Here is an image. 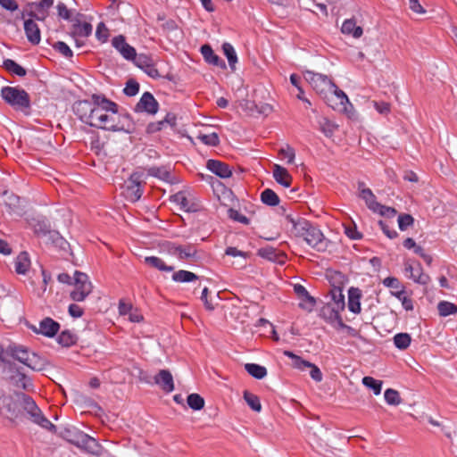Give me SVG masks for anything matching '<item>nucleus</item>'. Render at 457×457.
I'll return each mask as SVG.
<instances>
[{"label": "nucleus", "mask_w": 457, "mask_h": 457, "mask_svg": "<svg viewBox=\"0 0 457 457\" xmlns=\"http://www.w3.org/2000/svg\"><path fill=\"white\" fill-rule=\"evenodd\" d=\"M285 218L292 225L295 236L303 237L311 247L319 252H324L327 249L328 241L323 233L309 220L292 213L287 214Z\"/></svg>", "instance_id": "1"}, {"label": "nucleus", "mask_w": 457, "mask_h": 457, "mask_svg": "<svg viewBox=\"0 0 457 457\" xmlns=\"http://www.w3.org/2000/svg\"><path fill=\"white\" fill-rule=\"evenodd\" d=\"M1 96L16 111H25L30 108L29 95L22 88L16 87H4L1 90Z\"/></svg>", "instance_id": "2"}, {"label": "nucleus", "mask_w": 457, "mask_h": 457, "mask_svg": "<svg viewBox=\"0 0 457 457\" xmlns=\"http://www.w3.org/2000/svg\"><path fill=\"white\" fill-rule=\"evenodd\" d=\"M20 401L14 395H5L0 391V415L10 421H15L21 415Z\"/></svg>", "instance_id": "3"}, {"label": "nucleus", "mask_w": 457, "mask_h": 457, "mask_svg": "<svg viewBox=\"0 0 457 457\" xmlns=\"http://www.w3.org/2000/svg\"><path fill=\"white\" fill-rule=\"evenodd\" d=\"M143 173L135 171L133 172L124 186V195L128 201L131 203L137 202L143 195Z\"/></svg>", "instance_id": "4"}, {"label": "nucleus", "mask_w": 457, "mask_h": 457, "mask_svg": "<svg viewBox=\"0 0 457 457\" xmlns=\"http://www.w3.org/2000/svg\"><path fill=\"white\" fill-rule=\"evenodd\" d=\"M74 289L71 292L70 296L75 302H82L92 292V284L88 280L87 274L75 271L74 273Z\"/></svg>", "instance_id": "5"}, {"label": "nucleus", "mask_w": 457, "mask_h": 457, "mask_svg": "<svg viewBox=\"0 0 457 457\" xmlns=\"http://www.w3.org/2000/svg\"><path fill=\"white\" fill-rule=\"evenodd\" d=\"M304 78L320 95H326L334 87V82L327 75L321 73L308 71L304 73Z\"/></svg>", "instance_id": "6"}, {"label": "nucleus", "mask_w": 457, "mask_h": 457, "mask_svg": "<svg viewBox=\"0 0 457 457\" xmlns=\"http://www.w3.org/2000/svg\"><path fill=\"white\" fill-rule=\"evenodd\" d=\"M27 16L26 11H22L17 19L24 21V31L28 41L33 46H37L41 41L40 29L36 21L29 17L26 18Z\"/></svg>", "instance_id": "7"}, {"label": "nucleus", "mask_w": 457, "mask_h": 457, "mask_svg": "<svg viewBox=\"0 0 457 457\" xmlns=\"http://www.w3.org/2000/svg\"><path fill=\"white\" fill-rule=\"evenodd\" d=\"M60 327L59 322L46 317L39 321L38 327L31 325L29 328L36 334H40L46 337H54L58 333Z\"/></svg>", "instance_id": "8"}, {"label": "nucleus", "mask_w": 457, "mask_h": 457, "mask_svg": "<svg viewBox=\"0 0 457 457\" xmlns=\"http://www.w3.org/2000/svg\"><path fill=\"white\" fill-rule=\"evenodd\" d=\"M159 104L150 92H145L134 107L136 112H146L155 114L158 112Z\"/></svg>", "instance_id": "9"}, {"label": "nucleus", "mask_w": 457, "mask_h": 457, "mask_svg": "<svg viewBox=\"0 0 457 457\" xmlns=\"http://www.w3.org/2000/svg\"><path fill=\"white\" fill-rule=\"evenodd\" d=\"M112 46L127 61H132L136 57V49L126 42L123 35H119L112 39Z\"/></svg>", "instance_id": "10"}, {"label": "nucleus", "mask_w": 457, "mask_h": 457, "mask_svg": "<svg viewBox=\"0 0 457 457\" xmlns=\"http://www.w3.org/2000/svg\"><path fill=\"white\" fill-rule=\"evenodd\" d=\"M72 109L82 122L89 125V122L92 121V114L94 112L93 102L87 100L78 101L73 104Z\"/></svg>", "instance_id": "11"}, {"label": "nucleus", "mask_w": 457, "mask_h": 457, "mask_svg": "<svg viewBox=\"0 0 457 457\" xmlns=\"http://www.w3.org/2000/svg\"><path fill=\"white\" fill-rule=\"evenodd\" d=\"M103 112L101 108H94L92 114V121L89 122L90 127L98 128L104 130H111L112 121L114 120L112 115Z\"/></svg>", "instance_id": "12"}, {"label": "nucleus", "mask_w": 457, "mask_h": 457, "mask_svg": "<svg viewBox=\"0 0 457 457\" xmlns=\"http://www.w3.org/2000/svg\"><path fill=\"white\" fill-rule=\"evenodd\" d=\"M294 291L301 300L299 307L308 312H312L316 304L315 298L312 296L307 289L301 284H295L294 286Z\"/></svg>", "instance_id": "13"}, {"label": "nucleus", "mask_w": 457, "mask_h": 457, "mask_svg": "<svg viewBox=\"0 0 457 457\" xmlns=\"http://www.w3.org/2000/svg\"><path fill=\"white\" fill-rule=\"evenodd\" d=\"M81 14L78 13L74 20H72L71 31L72 37H87L92 34V25L89 22H81Z\"/></svg>", "instance_id": "14"}, {"label": "nucleus", "mask_w": 457, "mask_h": 457, "mask_svg": "<svg viewBox=\"0 0 457 457\" xmlns=\"http://www.w3.org/2000/svg\"><path fill=\"white\" fill-rule=\"evenodd\" d=\"M168 251L170 253L176 255L180 260L195 258L197 253V250L193 245H181L170 244Z\"/></svg>", "instance_id": "15"}, {"label": "nucleus", "mask_w": 457, "mask_h": 457, "mask_svg": "<svg viewBox=\"0 0 457 457\" xmlns=\"http://www.w3.org/2000/svg\"><path fill=\"white\" fill-rule=\"evenodd\" d=\"M16 397H18V401H20V408H22L29 415L31 420L41 411L36 402L29 395L20 392L16 393Z\"/></svg>", "instance_id": "16"}, {"label": "nucleus", "mask_w": 457, "mask_h": 457, "mask_svg": "<svg viewBox=\"0 0 457 457\" xmlns=\"http://www.w3.org/2000/svg\"><path fill=\"white\" fill-rule=\"evenodd\" d=\"M76 446L91 454L99 455L101 453L99 443L86 433H83Z\"/></svg>", "instance_id": "17"}, {"label": "nucleus", "mask_w": 457, "mask_h": 457, "mask_svg": "<svg viewBox=\"0 0 457 457\" xmlns=\"http://www.w3.org/2000/svg\"><path fill=\"white\" fill-rule=\"evenodd\" d=\"M154 383L167 393H170L174 390L173 377L168 370H161L154 376Z\"/></svg>", "instance_id": "18"}, {"label": "nucleus", "mask_w": 457, "mask_h": 457, "mask_svg": "<svg viewBox=\"0 0 457 457\" xmlns=\"http://www.w3.org/2000/svg\"><path fill=\"white\" fill-rule=\"evenodd\" d=\"M6 355L12 357L17 360L21 363L26 365L28 359L31 353L29 352V349L21 345H10L5 349Z\"/></svg>", "instance_id": "19"}, {"label": "nucleus", "mask_w": 457, "mask_h": 457, "mask_svg": "<svg viewBox=\"0 0 457 457\" xmlns=\"http://www.w3.org/2000/svg\"><path fill=\"white\" fill-rule=\"evenodd\" d=\"M94 108H101L103 112H118V104L105 97L104 95L94 94L91 97Z\"/></svg>", "instance_id": "20"}, {"label": "nucleus", "mask_w": 457, "mask_h": 457, "mask_svg": "<svg viewBox=\"0 0 457 457\" xmlns=\"http://www.w3.org/2000/svg\"><path fill=\"white\" fill-rule=\"evenodd\" d=\"M206 167L210 171L222 179L229 178L232 175L230 167L218 160L210 159L207 162Z\"/></svg>", "instance_id": "21"}, {"label": "nucleus", "mask_w": 457, "mask_h": 457, "mask_svg": "<svg viewBox=\"0 0 457 457\" xmlns=\"http://www.w3.org/2000/svg\"><path fill=\"white\" fill-rule=\"evenodd\" d=\"M112 131H123L126 133H133L135 131V123L129 114H123L119 116V120L112 121L110 127Z\"/></svg>", "instance_id": "22"}, {"label": "nucleus", "mask_w": 457, "mask_h": 457, "mask_svg": "<svg viewBox=\"0 0 457 457\" xmlns=\"http://www.w3.org/2000/svg\"><path fill=\"white\" fill-rule=\"evenodd\" d=\"M201 54L206 62L209 64L226 69L225 62L220 59L212 50L210 45H204L201 46Z\"/></svg>", "instance_id": "23"}, {"label": "nucleus", "mask_w": 457, "mask_h": 457, "mask_svg": "<svg viewBox=\"0 0 457 457\" xmlns=\"http://www.w3.org/2000/svg\"><path fill=\"white\" fill-rule=\"evenodd\" d=\"M273 178L279 185L289 187L292 182V176L287 170L281 165L274 164L273 166Z\"/></svg>", "instance_id": "24"}, {"label": "nucleus", "mask_w": 457, "mask_h": 457, "mask_svg": "<svg viewBox=\"0 0 457 457\" xmlns=\"http://www.w3.org/2000/svg\"><path fill=\"white\" fill-rule=\"evenodd\" d=\"M361 291L357 287H351L348 290V309L350 312L358 314L361 312Z\"/></svg>", "instance_id": "25"}, {"label": "nucleus", "mask_w": 457, "mask_h": 457, "mask_svg": "<svg viewBox=\"0 0 457 457\" xmlns=\"http://www.w3.org/2000/svg\"><path fill=\"white\" fill-rule=\"evenodd\" d=\"M341 31L345 35H351L354 38H359L362 36L363 29L361 27L356 25L354 19L345 20L341 27Z\"/></svg>", "instance_id": "26"}, {"label": "nucleus", "mask_w": 457, "mask_h": 457, "mask_svg": "<svg viewBox=\"0 0 457 457\" xmlns=\"http://www.w3.org/2000/svg\"><path fill=\"white\" fill-rule=\"evenodd\" d=\"M258 255L271 262L282 263L285 255L271 246L262 247L258 250Z\"/></svg>", "instance_id": "27"}, {"label": "nucleus", "mask_w": 457, "mask_h": 457, "mask_svg": "<svg viewBox=\"0 0 457 457\" xmlns=\"http://www.w3.org/2000/svg\"><path fill=\"white\" fill-rule=\"evenodd\" d=\"M364 183H359L360 197L365 201L367 207L372 212L378 207L379 203L377 202L375 195L370 188H361Z\"/></svg>", "instance_id": "28"}, {"label": "nucleus", "mask_w": 457, "mask_h": 457, "mask_svg": "<svg viewBox=\"0 0 457 457\" xmlns=\"http://www.w3.org/2000/svg\"><path fill=\"white\" fill-rule=\"evenodd\" d=\"M30 267V259L27 252H21L14 261L15 271L18 274H26Z\"/></svg>", "instance_id": "29"}, {"label": "nucleus", "mask_w": 457, "mask_h": 457, "mask_svg": "<svg viewBox=\"0 0 457 457\" xmlns=\"http://www.w3.org/2000/svg\"><path fill=\"white\" fill-rule=\"evenodd\" d=\"M171 201L178 205H179L180 209L185 212H195L196 208L193 204H190L188 199L187 198L185 193L178 192L171 196Z\"/></svg>", "instance_id": "30"}, {"label": "nucleus", "mask_w": 457, "mask_h": 457, "mask_svg": "<svg viewBox=\"0 0 457 457\" xmlns=\"http://www.w3.org/2000/svg\"><path fill=\"white\" fill-rule=\"evenodd\" d=\"M26 366L35 371H41L46 369L47 366V361L46 359L42 358L36 353H31Z\"/></svg>", "instance_id": "31"}, {"label": "nucleus", "mask_w": 457, "mask_h": 457, "mask_svg": "<svg viewBox=\"0 0 457 457\" xmlns=\"http://www.w3.org/2000/svg\"><path fill=\"white\" fill-rule=\"evenodd\" d=\"M83 433V431L78 429L75 427H69L65 428L62 431L61 435L66 441L76 445L79 438L82 436Z\"/></svg>", "instance_id": "32"}, {"label": "nucleus", "mask_w": 457, "mask_h": 457, "mask_svg": "<svg viewBox=\"0 0 457 457\" xmlns=\"http://www.w3.org/2000/svg\"><path fill=\"white\" fill-rule=\"evenodd\" d=\"M78 341V336L71 330H63L60 333L57 338V342L64 347H70L76 345Z\"/></svg>", "instance_id": "33"}, {"label": "nucleus", "mask_w": 457, "mask_h": 457, "mask_svg": "<svg viewBox=\"0 0 457 457\" xmlns=\"http://www.w3.org/2000/svg\"><path fill=\"white\" fill-rule=\"evenodd\" d=\"M145 262L161 271H172L174 270L173 266L166 265L163 260L157 256H147L145 258Z\"/></svg>", "instance_id": "34"}, {"label": "nucleus", "mask_w": 457, "mask_h": 457, "mask_svg": "<svg viewBox=\"0 0 457 457\" xmlns=\"http://www.w3.org/2000/svg\"><path fill=\"white\" fill-rule=\"evenodd\" d=\"M3 67L9 72L19 77H24L27 74L26 70L12 59H5L3 62Z\"/></svg>", "instance_id": "35"}, {"label": "nucleus", "mask_w": 457, "mask_h": 457, "mask_svg": "<svg viewBox=\"0 0 457 457\" xmlns=\"http://www.w3.org/2000/svg\"><path fill=\"white\" fill-rule=\"evenodd\" d=\"M261 200L268 206H277L280 202L278 195L270 188H266L261 193Z\"/></svg>", "instance_id": "36"}, {"label": "nucleus", "mask_w": 457, "mask_h": 457, "mask_svg": "<svg viewBox=\"0 0 457 457\" xmlns=\"http://www.w3.org/2000/svg\"><path fill=\"white\" fill-rule=\"evenodd\" d=\"M245 370L254 378L262 379L267 375V370L264 366L256 363H246Z\"/></svg>", "instance_id": "37"}, {"label": "nucleus", "mask_w": 457, "mask_h": 457, "mask_svg": "<svg viewBox=\"0 0 457 457\" xmlns=\"http://www.w3.org/2000/svg\"><path fill=\"white\" fill-rule=\"evenodd\" d=\"M147 174L149 176H152V177H154V178H158L163 181H170V170L164 167V166H162V167H156V166H153V167H150L147 169Z\"/></svg>", "instance_id": "38"}, {"label": "nucleus", "mask_w": 457, "mask_h": 457, "mask_svg": "<svg viewBox=\"0 0 457 457\" xmlns=\"http://www.w3.org/2000/svg\"><path fill=\"white\" fill-rule=\"evenodd\" d=\"M222 50L226 55L228 65L232 71L236 70V63L237 62V55L233 46L229 43H224L222 45Z\"/></svg>", "instance_id": "39"}, {"label": "nucleus", "mask_w": 457, "mask_h": 457, "mask_svg": "<svg viewBox=\"0 0 457 457\" xmlns=\"http://www.w3.org/2000/svg\"><path fill=\"white\" fill-rule=\"evenodd\" d=\"M243 397L245 401V403H247V405L254 411H257V412H260L262 411V404H261V401H260V398L247 391V390H245L244 391V394H243Z\"/></svg>", "instance_id": "40"}, {"label": "nucleus", "mask_w": 457, "mask_h": 457, "mask_svg": "<svg viewBox=\"0 0 457 457\" xmlns=\"http://www.w3.org/2000/svg\"><path fill=\"white\" fill-rule=\"evenodd\" d=\"M172 279L179 283L192 282L198 279V276L191 271L180 270L172 274Z\"/></svg>", "instance_id": "41"}, {"label": "nucleus", "mask_w": 457, "mask_h": 457, "mask_svg": "<svg viewBox=\"0 0 457 457\" xmlns=\"http://www.w3.org/2000/svg\"><path fill=\"white\" fill-rule=\"evenodd\" d=\"M284 354L292 359V366L299 370H305L311 366V362L303 360L300 356L295 354L290 351H285Z\"/></svg>", "instance_id": "42"}, {"label": "nucleus", "mask_w": 457, "mask_h": 457, "mask_svg": "<svg viewBox=\"0 0 457 457\" xmlns=\"http://www.w3.org/2000/svg\"><path fill=\"white\" fill-rule=\"evenodd\" d=\"M4 203L10 212H15L20 205V197L12 193L5 191L4 193Z\"/></svg>", "instance_id": "43"}, {"label": "nucleus", "mask_w": 457, "mask_h": 457, "mask_svg": "<svg viewBox=\"0 0 457 457\" xmlns=\"http://www.w3.org/2000/svg\"><path fill=\"white\" fill-rule=\"evenodd\" d=\"M411 342V337L408 333H398L394 337V344L400 350L407 349Z\"/></svg>", "instance_id": "44"}, {"label": "nucleus", "mask_w": 457, "mask_h": 457, "mask_svg": "<svg viewBox=\"0 0 457 457\" xmlns=\"http://www.w3.org/2000/svg\"><path fill=\"white\" fill-rule=\"evenodd\" d=\"M410 278H411L415 283L420 284V285H427L430 281V277L424 273L421 268V265L418 263V267L416 268V270L412 272V274L409 275Z\"/></svg>", "instance_id": "45"}, {"label": "nucleus", "mask_w": 457, "mask_h": 457, "mask_svg": "<svg viewBox=\"0 0 457 457\" xmlns=\"http://www.w3.org/2000/svg\"><path fill=\"white\" fill-rule=\"evenodd\" d=\"M187 402L188 406L195 411H200L204 406V399L195 393L190 394L187 396Z\"/></svg>", "instance_id": "46"}, {"label": "nucleus", "mask_w": 457, "mask_h": 457, "mask_svg": "<svg viewBox=\"0 0 457 457\" xmlns=\"http://www.w3.org/2000/svg\"><path fill=\"white\" fill-rule=\"evenodd\" d=\"M384 398L386 403L389 405L397 406L402 403L399 392L392 388H388L385 391Z\"/></svg>", "instance_id": "47"}, {"label": "nucleus", "mask_w": 457, "mask_h": 457, "mask_svg": "<svg viewBox=\"0 0 457 457\" xmlns=\"http://www.w3.org/2000/svg\"><path fill=\"white\" fill-rule=\"evenodd\" d=\"M362 384L368 388L371 389L374 395H378L382 389V381L375 379L372 377H364L362 378Z\"/></svg>", "instance_id": "48"}, {"label": "nucleus", "mask_w": 457, "mask_h": 457, "mask_svg": "<svg viewBox=\"0 0 457 457\" xmlns=\"http://www.w3.org/2000/svg\"><path fill=\"white\" fill-rule=\"evenodd\" d=\"M331 297L334 302V306L332 308L338 311L345 309V296L340 288H334L331 291Z\"/></svg>", "instance_id": "49"}, {"label": "nucleus", "mask_w": 457, "mask_h": 457, "mask_svg": "<svg viewBox=\"0 0 457 457\" xmlns=\"http://www.w3.org/2000/svg\"><path fill=\"white\" fill-rule=\"evenodd\" d=\"M438 312L441 316L446 317L457 312V306L450 302L442 301L437 305Z\"/></svg>", "instance_id": "50"}, {"label": "nucleus", "mask_w": 457, "mask_h": 457, "mask_svg": "<svg viewBox=\"0 0 457 457\" xmlns=\"http://www.w3.org/2000/svg\"><path fill=\"white\" fill-rule=\"evenodd\" d=\"M319 126H320V129L322 131V133L328 137H332L335 130L337 128L334 123H332L327 118H322L321 120H320Z\"/></svg>", "instance_id": "51"}, {"label": "nucleus", "mask_w": 457, "mask_h": 457, "mask_svg": "<svg viewBox=\"0 0 457 457\" xmlns=\"http://www.w3.org/2000/svg\"><path fill=\"white\" fill-rule=\"evenodd\" d=\"M197 138L206 145L217 146L220 144V138L217 133L212 132L210 134L200 133Z\"/></svg>", "instance_id": "52"}, {"label": "nucleus", "mask_w": 457, "mask_h": 457, "mask_svg": "<svg viewBox=\"0 0 457 457\" xmlns=\"http://www.w3.org/2000/svg\"><path fill=\"white\" fill-rule=\"evenodd\" d=\"M34 423L39 425L43 428H46L49 431L55 430V426L46 419L42 411H40L34 419L31 420Z\"/></svg>", "instance_id": "53"}, {"label": "nucleus", "mask_w": 457, "mask_h": 457, "mask_svg": "<svg viewBox=\"0 0 457 457\" xmlns=\"http://www.w3.org/2000/svg\"><path fill=\"white\" fill-rule=\"evenodd\" d=\"M11 382L17 387H21L24 390H28L29 387L32 386V383L30 379L23 373L21 372L19 374L15 379L11 380Z\"/></svg>", "instance_id": "54"}, {"label": "nucleus", "mask_w": 457, "mask_h": 457, "mask_svg": "<svg viewBox=\"0 0 457 457\" xmlns=\"http://www.w3.org/2000/svg\"><path fill=\"white\" fill-rule=\"evenodd\" d=\"M3 363L4 364V370H7L9 373L10 381L15 379L16 377L22 372L21 368L11 361L5 359V361H3Z\"/></svg>", "instance_id": "55"}, {"label": "nucleus", "mask_w": 457, "mask_h": 457, "mask_svg": "<svg viewBox=\"0 0 457 457\" xmlns=\"http://www.w3.org/2000/svg\"><path fill=\"white\" fill-rule=\"evenodd\" d=\"M398 227L401 231H405L409 227L414 223V219L411 214L403 213L397 219Z\"/></svg>", "instance_id": "56"}, {"label": "nucleus", "mask_w": 457, "mask_h": 457, "mask_svg": "<svg viewBox=\"0 0 457 457\" xmlns=\"http://www.w3.org/2000/svg\"><path fill=\"white\" fill-rule=\"evenodd\" d=\"M139 91V83L134 79H129L126 82V86L123 89V93L128 96H134Z\"/></svg>", "instance_id": "57"}, {"label": "nucleus", "mask_w": 457, "mask_h": 457, "mask_svg": "<svg viewBox=\"0 0 457 457\" xmlns=\"http://www.w3.org/2000/svg\"><path fill=\"white\" fill-rule=\"evenodd\" d=\"M136 66L140 68L141 70L145 67H148L150 63L154 62V60L147 54H136L135 59L132 60Z\"/></svg>", "instance_id": "58"}, {"label": "nucleus", "mask_w": 457, "mask_h": 457, "mask_svg": "<svg viewBox=\"0 0 457 457\" xmlns=\"http://www.w3.org/2000/svg\"><path fill=\"white\" fill-rule=\"evenodd\" d=\"M54 48L66 58H71L73 56V52L71 51L70 46L62 41L56 42L54 45Z\"/></svg>", "instance_id": "59"}, {"label": "nucleus", "mask_w": 457, "mask_h": 457, "mask_svg": "<svg viewBox=\"0 0 457 457\" xmlns=\"http://www.w3.org/2000/svg\"><path fill=\"white\" fill-rule=\"evenodd\" d=\"M96 37L102 43H104L107 41L108 37H109V30L104 22L98 23V25L96 27Z\"/></svg>", "instance_id": "60"}, {"label": "nucleus", "mask_w": 457, "mask_h": 457, "mask_svg": "<svg viewBox=\"0 0 457 457\" xmlns=\"http://www.w3.org/2000/svg\"><path fill=\"white\" fill-rule=\"evenodd\" d=\"M26 15L28 17L33 19L34 21H44L48 16V11L39 9V11H35V9H30L29 11H26Z\"/></svg>", "instance_id": "61"}, {"label": "nucleus", "mask_w": 457, "mask_h": 457, "mask_svg": "<svg viewBox=\"0 0 457 457\" xmlns=\"http://www.w3.org/2000/svg\"><path fill=\"white\" fill-rule=\"evenodd\" d=\"M58 16L65 21H70L72 22L74 18L71 17V11L67 8L66 4L63 3H58L57 6Z\"/></svg>", "instance_id": "62"}, {"label": "nucleus", "mask_w": 457, "mask_h": 457, "mask_svg": "<svg viewBox=\"0 0 457 457\" xmlns=\"http://www.w3.org/2000/svg\"><path fill=\"white\" fill-rule=\"evenodd\" d=\"M48 236L53 243L60 248L64 249L65 245H68L67 241L57 231L50 230Z\"/></svg>", "instance_id": "63"}, {"label": "nucleus", "mask_w": 457, "mask_h": 457, "mask_svg": "<svg viewBox=\"0 0 457 457\" xmlns=\"http://www.w3.org/2000/svg\"><path fill=\"white\" fill-rule=\"evenodd\" d=\"M374 212L379 213L381 216L386 218H393L396 214V210L393 207L378 204V207L375 209Z\"/></svg>", "instance_id": "64"}]
</instances>
